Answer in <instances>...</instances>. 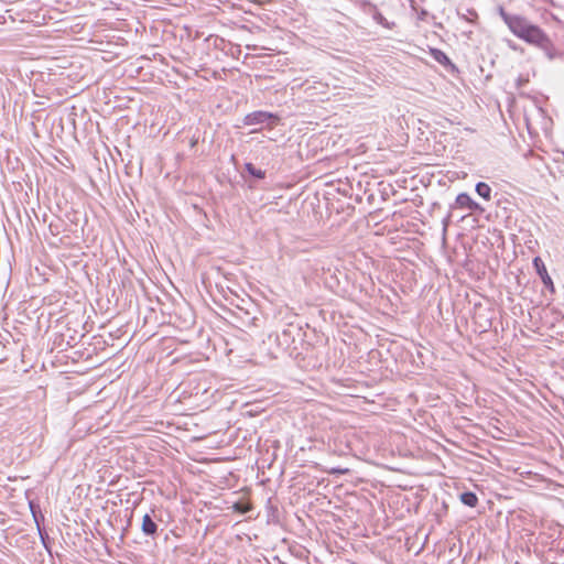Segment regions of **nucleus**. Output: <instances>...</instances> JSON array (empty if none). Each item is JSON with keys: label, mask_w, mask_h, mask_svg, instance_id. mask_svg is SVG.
<instances>
[{"label": "nucleus", "mask_w": 564, "mask_h": 564, "mask_svg": "<svg viewBox=\"0 0 564 564\" xmlns=\"http://www.w3.org/2000/svg\"><path fill=\"white\" fill-rule=\"evenodd\" d=\"M456 205L459 208L471 210L477 207V203L471 199L467 193H460L456 197Z\"/></svg>", "instance_id": "obj_6"}, {"label": "nucleus", "mask_w": 564, "mask_h": 564, "mask_svg": "<svg viewBox=\"0 0 564 564\" xmlns=\"http://www.w3.org/2000/svg\"><path fill=\"white\" fill-rule=\"evenodd\" d=\"M245 170L246 172L254 177V178H258V180H262L265 177V171L261 170V169H258L252 163L248 162L245 164Z\"/></svg>", "instance_id": "obj_9"}, {"label": "nucleus", "mask_w": 564, "mask_h": 564, "mask_svg": "<svg viewBox=\"0 0 564 564\" xmlns=\"http://www.w3.org/2000/svg\"><path fill=\"white\" fill-rule=\"evenodd\" d=\"M278 345L283 349H288L290 345L294 341V338L291 335L290 329H283L280 334H276Z\"/></svg>", "instance_id": "obj_7"}, {"label": "nucleus", "mask_w": 564, "mask_h": 564, "mask_svg": "<svg viewBox=\"0 0 564 564\" xmlns=\"http://www.w3.org/2000/svg\"><path fill=\"white\" fill-rule=\"evenodd\" d=\"M426 14H427V12L425 10H422L421 11V19H423V17L426 15Z\"/></svg>", "instance_id": "obj_15"}, {"label": "nucleus", "mask_w": 564, "mask_h": 564, "mask_svg": "<svg viewBox=\"0 0 564 564\" xmlns=\"http://www.w3.org/2000/svg\"><path fill=\"white\" fill-rule=\"evenodd\" d=\"M500 15L509 30L525 42L542 48H547L549 39L544 32L536 25L530 23L527 19L519 15H511L500 11Z\"/></svg>", "instance_id": "obj_1"}, {"label": "nucleus", "mask_w": 564, "mask_h": 564, "mask_svg": "<svg viewBox=\"0 0 564 564\" xmlns=\"http://www.w3.org/2000/svg\"><path fill=\"white\" fill-rule=\"evenodd\" d=\"M533 265L536 270V273L541 278L544 286L546 289H549L552 293H554L555 292L554 283L552 281L551 276L549 275L546 268H545L543 261L541 260V258L535 257L533 259Z\"/></svg>", "instance_id": "obj_4"}, {"label": "nucleus", "mask_w": 564, "mask_h": 564, "mask_svg": "<svg viewBox=\"0 0 564 564\" xmlns=\"http://www.w3.org/2000/svg\"><path fill=\"white\" fill-rule=\"evenodd\" d=\"M34 519H35V522H36V525H37V530H39V534H40L41 541H42L43 545L45 546V549H47V545H46L47 534L44 531L41 530L40 524H39V520H37V518L35 516H34Z\"/></svg>", "instance_id": "obj_13"}, {"label": "nucleus", "mask_w": 564, "mask_h": 564, "mask_svg": "<svg viewBox=\"0 0 564 564\" xmlns=\"http://www.w3.org/2000/svg\"><path fill=\"white\" fill-rule=\"evenodd\" d=\"M460 501L468 507H475L477 505L478 498L471 491H465L460 494Z\"/></svg>", "instance_id": "obj_10"}, {"label": "nucleus", "mask_w": 564, "mask_h": 564, "mask_svg": "<svg viewBox=\"0 0 564 564\" xmlns=\"http://www.w3.org/2000/svg\"><path fill=\"white\" fill-rule=\"evenodd\" d=\"M471 215L475 217V221L477 224V227L479 229V232L477 234V239H481L484 237L488 243L491 245L490 238L487 237L482 231L490 232V214L486 213V210L477 203V207L473 208L470 210Z\"/></svg>", "instance_id": "obj_2"}, {"label": "nucleus", "mask_w": 564, "mask_h": 564, "mask_svg": "<svg viewBox=\"0 0 564 564\" xmlns=\"http://www.w3.org/2000/svg\"><path fill=\"white\" fill-rule=\"evenodd\" d=\"M345 470H339V469H336V470H333V473H339V474H343Z\"/></svg>", "instance_id": "obj_16"}, {"label": "nucleus", "mask_w": 564, "mask_h": 564, "mask_svg": "<svg viewBox=\"0 0 564 564\" xmlns=\"http://www.w3.org/2000/svg\"><path fill=\"white\" fill-rule=\"evenodd\" d=\"M431 55L441 65H443L445 67L449 66V67L454 68V64L451 62L448 56L443 51H441L438 48H432Z\"/></svg>", "instance_id": "obj_8"}, {"label": "nucleus", "mask_w": 564, "mask_h": 564, "mask_svg": "<svg viewBox=\"0 0 564 564\" xmlns=\"http://www.w3.org/2000/svg\"><path fill=\"white\" fill-rule=\"evenodd\" d=\"M234 509L240 513H246L247 511H249V507L241 503H235Z\"/></svg>", "instance_id": "obj_14"}, {"label": "nucleus", "mask_w": 564, "mask_h": 564, "mask_svg": "<svg viewBox=\"0 0 564 564\" xmlns=\"http://www.w3.org/2000/svg\"><path fill=\"white\" fill-rule=\"evenodd\" d=\"M476 192H477V194L480 197H482V198H485L487 200L490 199L491 188H490V186L487 183H484V182L477 183L476 184Z\"/></svg>", "instance_id": "obj_11"}, {"label": "nucleus", "mask_w": 564, "mask_h": 564, "mask_svg": "<svg viewBox=\"0 0 564 564\" xmlns=\"http://www.w3.org/2000/svg\"><path fill=\"white\" fill-rule=\"evenodd\" d=\"M270 119H278L275 115L272 112L263 111V110H257L250 113H247L243 118V124L245 126H257V124H263L268 122Z\"/></svg>", "instance_id": "obj_3"}, {"label": "nucleus", "mask_w": 564, "mask_h": 564, "mask_svg": "<svg viewBox=\"0 0 564 564\" xmlns=\"http://www.w3.org/2000/svg\"><path fill=\"white\" fill-rule=\"evenodd\" d=\"M141 531L144 535L155 538L158 534V524L149 513L142 518Z\"/></svg>", "instance_id": "obj_5"}, {"label": "nucleus", "mask_w": 564, "mask_h": 564, "mask_svg": "<svg viewBox=\"0 0 564 564\" xmlns=\"http://www.w3.org/2000/svg\"><path fill=\"white\" fill-rule=\"evenodd\" d=\"M373 20L386 29H392V26L394 25V23H390L379 11H376L373 13Z\"/></svg>", "instance_id": "obj_12"}]
</instances>
